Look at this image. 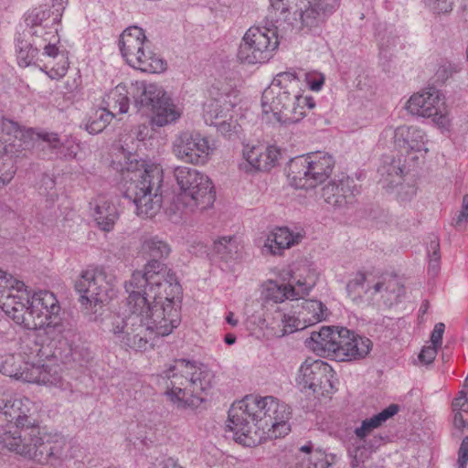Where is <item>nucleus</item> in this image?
<instances>
[{
  "instance_id": "1",
  "label": "nucleus",
  "mask_w": 468,
  "mask_h": 468,
  "mask_svg": "<svg viewBox=\"0 0 468 468\" xmlns=\"http://www.w3.org/2000/svg\"><path fill=\"white\" fill-rule=\"evenodd\" d=\"M124 287L128 314L119 341L136 351H146L152 347V336H167L179 326L181 312L176 297L180 284L170 270L154 260L144 271H134Z\"/></svg>"
},
{
  "instance_id": "2",
  "label": "nucleus",
  "mask_w": 468,
  "mask_h": 468,
  "mask_svg": "<svg viewBox=\"0 0 468 468\" xmlns=\"http://www.w3.org/2000/svg\"><path fill=\"white\" fill-rule=\"evenodd\" d=\"M0 307L17 324L28 330H38V335L49 339L48 347L62 338L59 322L60 306L55 294L38 291L30 296L23 282L0 271Z\"/></svg>"
},
{
  "instance_id": "3",
  "label": "nucleus",
  "mask_w": 468,
  "mask_h": 468,
  "mask_svg": "<svg viewBox=\"0 0 468 468\" xmlns=\"http://www.w3.org/2000/svg\"><path fill=\"white\" fill-rule=\"evenodd\" d=\"M289 418V408L278 399L250 394L231 405L226 428L236 442L253 447L288 434Z\"/></svg>"
},
{
  "instance_id": "4",
  "label": "nucleus",
  "mask_w": 468,
  "mask_h": 468,
  "mask_svg": "<svg viewBox=\"0 0 468 468\" xmlns=\"http://www.w3.org/2000/svg\"><path fill=\"white\" fill-rule=\"evenodd\" d=\"M0 412L9 423L0 427V446L41 464L58 453L49 435L43 432L35 417V403L27 397L0 399Z\"/></svg>"
},
{
  "instance_id": "5",
  "label": "nucleus",
  "mask_w": 468,
  "mask_h": 468,
  "mask_svg": "<svg viewBox=\"0 0 468 468\" xmlns=\"http://www.w3.org/2000/svg\"><path fill=\"white\" fill-rule=\"evenodd\" d=\"M379 142L387 145L389 142L405 155L403 163L400 159L388 157L378 169L383 187L398 188V197L401 200L412 198L417 193L415 184H402L401 180L408 169L423 159L429 153V138L427 133L417 125H400L387 127L380 133Z\"/></svg>"
},
{
  "instance_id": "6",
  "label": "nucleus",
  "mask_w": 468,
  "mask_h": 468,
  "mask_svg": "<svg viewBox=\"0 0 468 468\" xmlns=\"http://www.w3.org/2000/svg\"><path fill=\"white\" fill-rule=\"evenodd\" d=\"M124 164L119 171V189L135 206L138 216L152 218L162 207L161 186L164 181L162 166L151 159H141L136 154H127L119 148Z\"/></svg>"
},
{
  "instance_id": "7",
  "label": "nucleus",
  "mask_w": 468,
  "mask_h": 468,
  "mask_svg": "<svg viewBox=\"0 0 468 468\" xmlns=\"http://www.w3.org/2000/svg\"><path fill=\"white\" fill-rule=\"evenodd\" d=\"M261 107L263 122L287 126L302 121L315 107V101L302 89L296 72L288 70L276 74L263 90Z\"/></svg>"
},
{
  "instance_id": "8",
  "label": "nucleus",
  "mask_w": 468,
  "mask_h": 468,
  "mask_svg": "<svg viewBox=\"0 0 468 468\" xmlns=\"http://www.w3.org/2000/svg\"><path fill=\"white\" fill-rule=\"evenodd\" d=\"M329 310L321 301L309 299L290 307L275 306L254 314L249 323L268 337L282 338L324 321Z\"/></svg>"
},
{
  "instance_id": "9",
  "label": "nucleus",
  "mask_w": 468,
  "mask_h": 468,
  "mask_svg": "<svg viewBox=\"0 0 468 468\" xmlns=\"http://www.w3.org/2000/svg\"><path fill=\"white\" fill-rule=\"evenodd\" d=\"M162 377L166 381L165 395L178 408L195 407L203 401L201 395L209 389L213 372L204 364L177 359L165 366Z\"/></svg>"
},
{
  "instance_id": "10",
  "label": "nucleus",
  "mask_w": 468,
  "mask_h": 468,
  "mask_svg": "<svg viewBox=\"0 0 468 468\" xmlns=\"http://www.w3.org/2000/svg\"><path fill=\"white\" fill-rule=\"evenodd\" d=\"M51 346L49 353L34 345V350L29 354L8 355L0 364V372L10 378L22 380L24 382L42 385L48 388H55L59 390L69 389V383L61 376L60 367L57 364L47 362L42 359L43 356L56 357V351H52Z\"/></svg>"
},
{
  "instance_id": "11",
  "label": "nucleus",
  "mask_w": 468,
  "mask_h": 468,
  "mask_svg": "<svg viewBox=\"0 0 468 468\" xmlns=\"http://www.w3.org/2000/svg\"><path fill=\"white\" fill-rule=\"evenodd\" d=\"M271 22H285L303 34L320 35L335 8L331 0H269Z\"/></svg>"
},
{
  "instance_id": "12",
  "label": "nucleus",
  "mask_w": 468,
  "mask_h": 468,
  "mask_svg": "<svg viewBox=\"0 0 468 468\" xmlns=\"http://www.w3.org/2000/svg\"><path fill=\"white\" fill-rule=\"evenodd\" d=\"M173 176L178 188L176 206L183 212L193 213L213 206L216 190L212 179L204 172L196 168L178 165L173 171Z\"/></svg>"
},
{
  "instance_id": "13",
  "label": "nucleus",
  "mask_w": 468,
  "mask_h": 468,
  "mask_svg": "<svg viewBox=\"0 0 468 468\" xmlns=\"http://www.w3.org/2000/svg\"><path fill=\"white\" fill-rule=\"evenodd\" d=\"M133 86L136 92L134 101L138 112L148 115L153 124L162 127L181 117L182 108L173 101L161 85L136 81Z\"/></svg>"
},
{
  "instance_id": "14",
  "label": "nucleus",
  "mask_w": 468,
  "mask_h": 468,
  "mask_svg": "<svg viewBox=\"0 0 468 468\" xmlns=\"http://www.w3.org/2000/svg\"><path fill=\"white\" fill-rule=\"evenodd\" d=\"M404 109L413 117L430 120L441 133H449L452 130L453 117L446 97L434 87L412 93Z\"/></svg>"
},
{
  "instance_id": "15",
  "label": "nucleus",
  "mask_w": 468,
  "mask_h": 468,
  "mask_svg": "<svg viewBox=\"0 0 468 468\" xmlns=\"http://www.w3.org/2000/svg\"><path fill=\"white\" fill-rule=\"evenodd\" d=\"M241 101L239 91L224 89L211 91V97L203 105V119L207 125L216 127L225 137L231 138L240 132V124L236 118V107Z\"/></svg>"
},
{
  "instance_id": "16",
  "label": "nucleus",
  "mask_w": 468,
  "mask_h": 468,
  "mask_svg": "<svg viewBox=\"0 0 468 468\" xmlns=\"http://www.w3.org/2000/svg\"><path fill=\"white\" fill-rule=\"evenodd\" d=\"M145 35L139 27H127L119 37V48L126 63L143 72L160 74L166 70V61L147 49Z\"/></svg>"
},
{
  "instance_id": "17",
  "label": "nucleus",
  "mask_w": 468,
  "mask_h": 468,
  "mask_svg": "<svg viewBox=\"0 0 468 468\" xmlns=\"http://www.w3.org/2000/svg\"><path fill=\"white\" fill-rule=\"evenodd\" d=\"M334 165L333 156L324 152L295 157L288 165V182L299 189L314 188L331 176Z\"/></svg>"
},
{
  "instance_id": "18",
  "label": "nucleus",
  "mask_w": 468,
  "mask_h": 468,
  "mask_svg": "<svg viewBox=\"0 0 468 468\" xmlns=\"http://www.w3.org/2000/svg\"><path fill=\"white\" fill-rule=\"evenodd\" d=\"M397 404H390L380 412L369 418L364 419L358 426L354 429V441L348 448V454L353 459L352 468H360L383 441V438L373 432L382 427L389 419L399 412Z\"/></svg>"
},
{
  "instance_id": "19",
  "label": "nucleus",
  "mask_w": 468,
  "mask_h": 468,
  "mask_svg": "<svg viewBox=\"0 0 468 468\" xmlns=\"http://www.w3.org/2000/svg\"><path fill=\"white\" fill-rule=\"evenodd\" d=\"M280 45L277 27H250L244 33L238 48V58L247 64L265 63Z\"/></svg>"
},
{
  "instance_id": "20",
  "label": "nucleus",
  "mask_w": 468,
  "mask_h": 468,
  "mask_svg": "<svg viewBox=\"0 0 468 468\" xmlns=\"http://www.w3.org/2000/svg\"><path fill=\"white\" fill-rule=\"evenodd\" d=\"M75 289L81 306L94 313L97 305L107 303L117 296L114 282L108 281L105 271L100 268L83 271L76 281Z\"/></svg>"
},
{
  "instance_id": "21",
  "label": "nucleus",
  "mask_w": 468,
  "mask_h": 468,
  "mask_svg": "<svg viewBox=\"0 0 468 468\" xmlns=\"http://www.w3.org/2000/svg\"><path fill=\"white\" fill-rule=\"evenodd\" d=\"M216 150V142L198 131H182L172 142V153L176 159L197 166L208 164Z\"/></svg>"
},
{
  "instance_id": "22",
  "label": "nucleus",
  "mask_w": 468,
  "mask_h": 468,
  "mask_svg": "<svg viewBox=\"0 0 468 468\" xmlns=\"http://www.w3.org/2000/svg\"><path fill=\"white\" fill-rule=\"evenodd\" d=\"M31 29V42L38 50H43L42 56L49 58L42 69L51 79L64 77L69 69L68 52L59 50L58 28L39 26H29Z\"/></svg>"
},
{
  "instance_id": "23",
  "label": "nucleus",
  "mask_w": 468,
  "mask_h": 468,
  "mask_svg": "<svg viewBox=\"0 0 468 468\" xmlns=\"http://www.w3.org/2000/svg\"><path fill=\"white\" fill-rule=\"evenodd\" d=\"M333 368L321 360L307 357L299 367L295 382L301 390H311L314 393H329L333 388Z\"/></svg>"
},
{
  "instance_id": "24",
  "label": "nucleus",
  "mask_w": 468,
  "mask_h": 468,
  "mask_svg": "<svg viewBox=\"0 0 468 468\" xmlns=\"http://www.w3.org/2000/svg\"><path fill=\"white\" fill-rule=\"evenodd\" d=\"M286 276L281 275L282 280L287 282L292 301H297L313 291L318 280V271L312 261L300 259L288 266Z\"/></svg>"
},
{
  "instance_id": "25",
  "label": "nucleus",
  "mask_w": 468,
  "mask_h": 468,
  "mask_svg": "<svg viewBox=\"0 0 468 468\" xmlns=\"http://www.w3.org/2000/svg\"><path fill=\"white\" fill-rule=\"evenodd\" d=\"M304 237L303 229L275 227L263 233L256 241L264 256H282L286 250L298 245Z\"/></svg>"
},
{
  "instance_id": "26",
  "label": "nucleus",
  "mask_w": 468,
  "mask_h": 468,
  "mask_svg": "<svg viewBox=\"0 0 468 468\" xmlns=\"http://www.w3.org/2000/svg\"><path fill=\"white\" fill-rule=\"evenodd\" d=\"M281 148L275 144H245L242 148L243 162L240 168L248 173L270 171L279 164Z\"/></svg>"
},
{
  "instance_id": "27",
  "label": "nucleus",
  "mask_w": 468,
  "mask_h": 468,
  "mask_svg": "<svg viewBox=\"0 0 468 468\" xmlns=\"http://www.w3.org/2000/svg\"><path fill=\"white\" fill-rule=\"evenodd\" d=\"M372 341L341 327V339L336 353V360L355 361L365 358L372 349Z\"/></svg>"
},
{
  "instance_id": "28",
  "label": "nucleus",
  "mask_w": 468,
  "mask_h": 468,
  "mask_svg": "<svg viewBox=\"0 0 468 468\" xmlns=\"http://www.w3.org/2000/svg\"><path fill=\"white\" fill-rule=\"evenodd\" d=\"M336 461V454L315 448L308 441L297 449L286 468H330Z\"/></svg>"
},
{
  "instance_id": "29",
  "label": "nucleus",
  "mask_w": 468,
  "mask_h": 468,
  "mask_svg": "<svg viewBox=\"0 0 468 468\" xmlns=\"http://www.w3.org/2000/svg\"><path fill=\"white\" fill-rule=\"evenodd\" d=\"M341 339V328L323 326L319 331L311 333L306 339V346L320 356L336 358L339 341Z\"/></svg>"
},
{
  "instance_id": "30",
  "label": "nucleus",
  "mask_w": 468,
  "mask_h": 468,
  "mask_svg": "<svg viewBox=\"0 0 468 468\" xmlns=\"http://www.w3.org/2000/svg\"><path fill=\"white\" fill-rule=\"evenodd\" d=\"M69 0H50L32 9L26 17L27 26L55 27L59 24Z\"/></svg>"
},
{
  "instance_id": "31",
  "label": "nucleus",
  "mask_w": 468,
  "mask_h": 468,
  "mask_svg": "<svg viewBox=\"0 0 468 468\" xmlns=\"http://www.w3.org/2000/svg\"><path fill=\"white\" fill-rule=\"evenodd\" d=\"M354 180L343 176L338 182L332 181L323 188L324 202L332 207H343L352 203L355 196Z\"/></svg>"
},
{
  "instance_id": "32",
  "label": "nucleus",
  "mask_w": 468,
  "mask_h": 468,
  "mask_svg": "<svg viewBox=\"0 0 468 468\" xmlns=\"http://www.w3.org/2000/svg\"><path fill=\"white\" fill-rule=\"evenodd\" d=\"M375 296L379 294L386 304L392 305L404 294V287L395 276H383L372 284Z\"/></svg>"
},
{
  "instance_id": "33",
  "label": "nucleus",
  "mask_w": 468,
  "mask_h": 468,
  "mask_svg": "<svg viewBox=\"0 0 468 468\" xmlns=\"http://www.w3.org/2000/svg\"><path fill=\"white\" fill-rule=\"evenodd\" d=\"M36 137L47 143L57 157L72 159L77 155L79 146L72 142L62 143L55 133H40Z\"/></svg>"
},
{
  "instance_id": "34",
  "label": "nucleus",
  "mask_w": 468,
  "mask_h": 468,
  "mask_svg": "<svg viewBox=\"0 0 468 468\" xmlns=\"http://www.w3.org/2000/svg\"><path fill=\"white\" fill-rule=\"evenodd\" d=\"M261 295L266 301L274 303H282L286 301H292L287 282L280 283L273 279H268L262 282Z\"/></svg>"
},
{
  "instance_id": "35",
  "label": "nucleus",
  "mask_w": 468,
  "mask_h": 468,
  "mask_svg": "<svg viewBox=\"0 0 468 468\" xmlns=\"http://www.w3.org/2000/svg\"><path fill=\"white\" fill-rule=\"evenodd\" d=\"M346 291L350 298L356 301L363 297L368 299L374 298L372 285L363 272H356L352 278L348 281L346 285Z\"/></svg>"
},
{
  "instance_id": "36",
  "label": "nucleus",
  "mask_w": 468,
  "mask_h": 468,
  "mask_svg": "<svg viewBox=\"0 0 468 468\" xmlns=\"http://www.w3.org/2000/svg\"><path fill=\"white\" fill-rule=\"evenodd\" d=\"M240 246L239 239L236 235H225L213 241V250L222 260H229L238 254Z\"/></svg>"
},
{
  "instance_id": "37",
  "label": "nucleus",
  "mask_w": 468,
  "mask_h": 468,
  "mask_svg": "<svg viewBox=\"0 0 468 468\" xmlns=\"http://www.w3.org/2000/svg\"><path fill=\"white\" fill-rule=\"evenodd\" d=\"M116 215V207L113 205L107 202L96 205L94 218L101 230L108 232L114 229Z\"/></svg>"
},
{
  "instance_id": "38",
  "label": "nucleus",
  "mask_w": 468,
  "mask_h": 468,
  "mask_svg": "<svg viewBox=\"0 0 468 468\" xmlns=\"http://www.w3.org/2000/svg\"><path fill=\"white\" fill-rule=\"evenodd\" d=\"M113 117L114 114L106 108L93 109L89 114L86 130L90 133H99L106 128Z\"/></svg>"
},
{
  "instance_id": "39",
  "label": "nucleus",
  "mask_w": 468,
  "mask_h": 468,
  "mask_svg": "<svg viewBox=\"0 0 468 468\" xmlns=\"http://www.w3.org/2000/svg\"><path fill=\"white\" fill-rule=\"evenodd\" d=\"M143 249L154 258L167 257L171 251L168 243L157 236L146 239L143 244Z\"/></svg>"
},
{
  "instance_id": "40",
  "label": "nucleus",
  "mask_w": 468,
  "mask_h": 468,
  "mask_svg": "<svg viewBox=\"0 0 468 468\" xmlns=\"http://www.w3.org/2000/svg\"><path fill=\"white\" fill-rule=\"evenodd\" d=\"M16 172L14 160L6 154L0 155V189L7 186Z\"/></svg>"
},
{
  "instance_id": "41",
  "label": "nucleus",
  "mask_w": 468,
  "mask_h": 468,
  "mask_svg": "<svg viewBox=\"0 0 468 468\" xmlns=\"http://www.w3.org/2000/svg\"><path fill=\"white\" fill-rule=\"evenodd\" d=\"M37 48L29 44H25L24 46L19 47V50L17 53V60L18 64L21 67L29 66L34 59L37 57L38 52Z\"/></svg>"
},
{
  "instance_id": "42",
  "label": "nucleus",
  "mask_w": 468,
  "mask_h": 468,
  "mask_svg": "<svg viewBox=\"0 0 468 468\" xmlns=\"http://www.w3.org/2000/svg\"><path fill=\"white\" fill-rule=\"evenodd\" d=\"M426 8L431 13L441 15L452 10L453 0H422Z\"/></svg>"
},
{
  "instance_id": "43",
  "label": "nucleus",
  "mask_w": 468,
  "mask_h": 468,
  "mask_svg": "<svg viewBox=\"0 0 468 468\" xmlns=\"http://www.w3.org/2000/svg\"><path fill=\"white\" fill-rule=\"evenodd\" d=\"M304 80L312 91L319 92L324 85L325 77L323 73L314 70L304 74Z\"/></svg>"
},
{
  "instance_id": "44",
  "label": "nucleus",
  "mask_w": 468,
  "mask_h": 468,
  "mask_svg": "<svg viewBox=\"0 0 468 468\" xmlns=\"http://www.w3.org/2000/svg\"><path fill=\"white\" fill-rule=\"evenodd\" d=\"M438 349L432 345L424 346L419 354V360L424 364H431L435 359Z\"/></svg>"
},
{
  "instance_id": "45",
  "label": "nucleus",
  "mask_w": 468,
  "mask_h": 468,
  "mask_svg": "<svg viewBox=\"0 0 468 468\" xmlns=\"http://www.w3.org/2000/svg\"><path fill=\"white\" fill-rule=\"evenodd\" d=\"M445 330V325L442 323H438L435 324L431 335V344L440 348L442 342V336Z\"/></svg>"
},
{
  "instance_id": "46",
  "label": "nucleus",
  "mask_w": 468,
  "mask_h": 468,
  "mask_svg": "<svg viewBox=\"0 0 468 468\" xmlns=\"http://www.w3.org/2000/svg\"><path fill=\"white\" fill-rule=\"evenodd\" d=\"M468 463V437L463 440L459 450L458 468H465Z\"/></svg>"
},
{
  "instance_id": "47",
  "label": "nucleus",
  "mask_w": 468,
  "mask_h": 468,
  "mask_svg": "<svg viewBox=\"0 0 468 468\" xmlns=\"http://www.w3.org/2000/svg\"><path fill=\"white\" fill-rule=\"evenodd\" d=\"M429 260H435L441 261L440 243L437 239L431 241L428 249Z\"/></svg>"
},
{
  "instance_id": "48",
  "label": "nucleus",
  "mask_w": 468,
  "mask_h": 468,
  "mask_svg": "<svg viewBox=\"0 0 468 468\" xmlns=\"http://www.w3.org/2000/svg\"><path fill=\"white\" fill-rule=\"evenodd\" d=\"M468 219V210L461 208L458 214L453 218L452 224L455 228H462Z\"/></svg>"
},
{
  "instance_id": "49",
  "label": "nucleus",
  "mask_w": 468,
  "mask_h": 468,
  "mask_svg": "<svg viewBox=\"0 0 468 468\" xmlns=\"http://www.w3.org/2000/svg\"><path fill=\"white\" fill-rule=\"evenodd\" d=\"M189 251L198 256H202L207 253V247L201 241H194L190 246Z\"/></svg>"
},
{
  "instance_id": "50",
  "label": "nucleus",
  "mask_w": 468,
  "mask_h": 468,
  "mask_svg": "<svg viewBox=\"0 0 468 468\" xmlns=\"http://www.w3.org/2000/svg\"><path fill=\"white\" fill-rule=\"evenodd\" d=\"M441 269V261L435 260H429L428 263V273L431 277H435L438 275Z\"/></svg>"
},
{
  "instance_id": "51",
  "label": "nucleus",
  "mask_w": 468,
  "mask_h": 468,
  "mask_svg": "<svg viewBox=\"0 0 468 468\" xmlns=\"http://www.w3.org/2000/svg\"><path fill=\"white\" fill-rule=\"evenodd\" d=\"M225 321L232 327L237 326L239 324V320L235 317V314L232 311L226 313Z\"/></svg>"
},
{
  "instance_id": "52",
  "label": "nucleus",
  "mask_w": 468,
  "mask_h": 468,
  "mask_svg": "<svg viewBox=\"0 0 468 468\" xmlns=\"http://www.w3.org/2000/svg\"><path fill=\"white\" fill-rule=\"evenodd\" d=\"M129 103H128V98H119V112L125 113L128 112Z\"/></svg>"
},
{
  "instance_id": "53",
  "label": "nucleus",
  "mask_w": 468,
  "mask_h": 468,
  "mask_svg": "<svg viewBox=\"0 0 468 468\" xmlns=\"http://www.w3.org/2000/svg\"><path fill=\"white\" fill-rule=\"evenodd\" d=\"M237 337L234 334L229 333L224 337V342L229 345H234L236 343Z\"/></svg>"
},
{
  "instance_id": "54",
  "label": "nucleus",
  "mask_w": 468,
  "mask_h": 468,
  "mask_svg": "<svg viewBox=\"0 0 468 468\" xmlns=\"http://www.w3.org/2000/svg\"><path fill=\"white\" fill-rule=\"evenodd\" d=\"M162 468H182L174 460L168 459L163 463Z\"/></svg>"
},
{
  "instance_id": "55",
  "label": "nucleus",
  "mask_w": 468,
  "mask_h": 468,
  "mask_svg": "<svg viewBox=\"0 0 468 468\" xmlns=\"http://www.w3.org/2000/svg\"><path fill=\"white\" fill-rule=\"evenodd\" d=\"M462 208L468 210V195H464L462 200Z\"/></svg>"
}]
</instances>
